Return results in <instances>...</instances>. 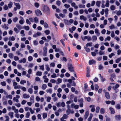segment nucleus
I'll use <instances>...</instances> for the list:
<instances>
[{
  "label": "nucleus",
  "mask_w": 121,
  "mask_h": 121,
  "mask_svg": "<svg viewBox=\"0 0 121 121\" xmlns=\"http://www.w3.org/2000/svg\"><path fill=\"white\" fill-rule=\"evenodd\" d=\"M30 21L29 19H26V23L29 25H30L31 24V22Z\"/></svg>",
  "instance_id": "680f3d73"
},
{
  "label": "nucleus",
  "mask_w": 121,
  "mask_h": 121,
  "mask_svg": "<svg viewBox=\"0 0 121 121\" xmlns=\"http://www.w3.org/2000/svg\"><path fill=\"white\" fill-rule=\"evenodd\" d=\"M115 118L116 119L119 120H120L121 118V117L120 115L116 116Z\"/></svg>",
  "instance_id": "a878e982"
},
{
  "label": "nucleus",
  "mask_w": 121,
  "mask_h": 121,
  "mask_svg": "<svg viewBox=\"0 0 121 121\" xmlns=\"http://www.w3.org/2000/svg\"><path fill=\"white\" fill-rule=\"evenodd\" d=\"M68 68L69 70L71 72H73V68L71 64H69L68 65Z\"/></svg>",
  "instance_id": "423d86ee"
},
{
  "label": "nucleus",
  "mask_w": 121,
  "mask_h": 121,
  "mask_svg": "<svg viewBox=\"0 0 121 121\" xmlns=\"http://www.w3.org/2000/svg\"><path fill=\"white\" fill-rule=\"evenodd\" d=\"M109 28L111 30L115 29V28L114 25L113 24L111 25L110 26H109Z\"/></svg>",
  "instance_id": "58836bf2"
},
{
  "label": "nucleus",
  "mask_w": 121,
  "mask_h": 121,
  "mask_svg": "<svg viewBox=\"0 0 121 121\" xmlns=\"http://www.w3.org/2000/svg\"><path fill=\"white\" fill-rule=\"evenodd\" d=\"M109 6V1L108 0L106 1L105 3V6L106 7H108Z\"/></svg>",
  "instance_id": "79ce46f5"
},
{
  "label": "nucleus",
  "mask_w": 121,
  "mask_h": 121,
  "mask_svg": "<svg viewBox=\"0 0 121 121\" xmlns=\"http://www.w3.org/2000/svg\"><path fill=\"white\" fill-rule=\"evenodd\" d=\"M111 36L113 38L115 36V34L113 31H112L111 32Z\"/></svg>",
  "instance_id": "de8ad7c7"
},
{
  "label": "nucleus",
  "mask_w": 121,
  "mask_h": 121,
  "mask_svg": "<svg viewBox=\"0 0 121 121\" xmlns=\"http://www.w3.org/2000/svg\"><path fill=\"white\" fill-rule=\"evenodd\" d=\"M116 108L118 109H120L121 108V107L120 105L119 104H117L115 106Z\"/></svg>",
  "instance_id": "c9c22d12"
},
{
  "label": "nucleus",
  "mask_w": 121,
  "mask_h": 121,
  "mask_svg": "<svg viewBox=\"0 0 121 121\" xmlns=\"http://www.w3.org/2000/svg\"><path fill=\"white\" fill-rule=\"evenodd\" d=\"M15 39V38L14 37L12 36L10 37L9 38V41H14Z\"/></svg>",
  "instance_id": "c85d7f7f"
},
{
  "label": "nucleus",
  "mask_w": 121,
  "mask_h": 121,
  "mask_svg": "<svg viewBox=\"0 0 121 121\" xmlns=\"http://www.w3.org/2000/svg\"><path fill=\"white\" fill-rule=\"evenodd\" d=\"M46 92L48 93L51 94L52 93V90L51 89H49L46 90Z\"/></svg>",
  "instance_id": "72a5a7b5"
},
{
  "label": "nucleus",
  "mask_w": 121,
  "mask_h": 121,
  "mask_svg": "<svg viewBox=\"0 0 121 121\" xmlns=\"http://www.w3.org/2000/svg\"><path fill=\"white\" fill-rule=\"evenodd\" d=\"M30 114L29 112H27L25 115V117L27 118H28L29 117Z\"/></svg>",
  "instance_id": "ea45409f"
},
{
  "label": "nucleus",
  "mask_w": 121,
  "mask_h": 121,
  "mask_svg": "<svg viewBox=\"0 0 121 121\" xmlns=\"http://www.w3.org/2000/svg\"><path fill=\"white\" fill-rule=\"evenodd\" d=\"M62 79L60 78H58L57 79V83H56L57 84H59L62 82Z\"/></svg>",
  "instance_id": "a18cd8bd"
},
{
  "label": "nucleus",
  "mask_w": 121,
  "mask_h": 121,
  "mask_svg": "<svg viewBox=\"0 0 121 121\" xmlns=\"http://www.w3.org/2000/svg\"><path fill=\"white\" fill-rule=\"evenodd\" d=\"M94 86L95 87V90L96 91H97L99 89V86L97 84H95L94 85Z\"/></svg>",
  "instance_id": "c03bdc74"
},
{
  "label": "nucleus",
  "mask_w": 121,
  "mask_h": 121,
  "mask_svg": "<svg viewBox=\"0 0 121 121\" xmlns=\"http://www.w3.org/2000/svg\"><path fill=\"white\" fill-rule=\"evenodd\" d=\"M93 117V114L91 113L90 114V116L88 119V121H91L92 119V118Z\"/></svg>",
  "instance_id": "412c9836"
},
{
  "label": "nucleus",
  "mask_w": 121,
  "mask_h": 121,
  "mask_svg": "<svg viewBox=\"0 0 121 121\" xmlns=\"http://www.w3.org/2000/svg\"><path fill=\"white\" fill-rule=\"evenodd\" d=\"M42 73L41 72L39 71L37 72L36 73V75H37L41 76V75Z\"/></svg>",
  "instance_id": "bf43d9fd"
},
{
  "label": "nucleus",
  "mask_w": 121,
  "mask_h": 121,
  "mask_svg": "<svg viewBox=\"0 0 121 121\" xmlns=\"http://www.w3.org/2000/svg\"><path fill=\"white\" fill-rule=\"evenodd\" d=\"M80 19L81 20H82L84 21H85L87 20V18L86 17L83 15H81L80 17Z\"/></svg>",
  "instance_id": "1a4fd4ad"
},
{
  "label": "nucleus",
  "mask_w": 121,
  "mask_h": 121,
  "mask_svg": "<svg viewBox=\"0 0 121 121\" xmlns=\"http://www.w3.org/2000/svg\"><path fill=\"white\" fill-rule=\"evenodd\" d=\"M20 98V96L18 95H16V97H14L13 98V100L14 101H15L17 103H18L19 102V100L18 99Z\"/></svg>",
  "instance_id": "20e7f679"
},
{
  "label": "nucleus",
  "mask_w": 121,
  "mask_h": 121,
  "mask_svg": "<svg viewBox=\"0 0 121 121\" xmlns=\"http://www.w3.org/2000/svg\"><path fill=\"white\" fill-rule=\"evenodd\" d=\"M119 85L118 84H116V85L115 86H112V88L113 89H117V88L119 87Z\"/></svg>",
  "instance_id": "4be33fe9"
},
{
  "label": "nucleus",
  "mask_w": 121,
  "mask_h": 121,
  "mask_svg": "<svg viewBox=\"0 0 121 121\" xmlns=\"http://www.w3.org/2000/svg\"><path fill=\"white\" fill-rule=\"evenodd\" d=\"M26 82V81L24 80H22L20 82V83L21 84L24 85Z\"/></svg>",
  "instance_id": "8fccbe9b"
},
{
  "label": "nucleus",
  "mask_w": 121,
  "mask_h": 121,
  "mask_svg": "<svg viewBox=\"0 0 121 121\" xmlns=\"http://www.w3.org/2000/svg\"><path fill=\"white\" fill-rule=\"evenodd\" d=\"M16 54L18 55H21V56L22 57L23 56L22 54H21V53L19 51H17L16 52Z\"/></svg>",
  "instance_id": "5fc2aeb1"
},
{
  "label": "nucleus",
  "mask_w": 121,
  "mask_h": 121,
  "mask_svg": "<svg viewBox=\"0 0 121 121\" xmlns=\"http://www.w3.org/2000/svg\"><path fill=\"white\" fill-rule=\"evenodd\" d=\"M1 84L3 86H4L6 85V83L5 82H1Z\"/></svg>",
  "instance_id": "603ef678"
},
{
  "label": "nucleus",
  "mask_w": 121,
  "mask_h": 121,
  "mask_svg": "<svg viewBox=\"0 0 121 121\" xmlns=\"http://www.w3.org/2000/svg\"><path fill=\"white\" fill-rule=\"evenodd\" d=\"M40 67V69L42 70L43 71L44 70V65H40L39 66Z\"/></svg>",
  "instance_id": "3c124183"
},
{
  "label": "nucleus",
  "mask_w": 121,
  "mask_h": 121,
  "mask_svg": "<svg viewBox=\"0 0 121 121\" xmlns=\"http://www.w3.org/2000/svg\"><path fill=\"white\" fill-rule=\"evenodd\" d=\"M100 107L99 106H97L96 108L95 112L97 113H98L99 111Z\"/></svg>",
  "instance_id": "2f4dec72"
},
{
  "label": "nucleus",
  "mask_w": 121,
  "mask_h": 121,
  "mask_svg": "<svg viewBox=\"0 0 121 121\" xmlns=\"http://www.w3.org/2000/svg\"><path fill=\"white\" fill-rule=\"evenodd\" d=\"M41 35V33L39 32H37L35 34L33 35V37H36L39 36H40Z\"/></svg>",
  "instance_id": "9b49d317"
},
{
  "label": "nucleus",
  "mask_w": 121,
  "mask_h": 121,
  "mask_svg": "<svg viewBox=\"0 0 121 121\" xmlns=\"http://www.w3.org/2000/svg\"><path fill=\"white\" fill-rule=\"evenodd\" d=\"M95 32L97 35L99 36L100 35V33L98 30L96 28L95 30Z\"/></svg>",
  "instance_id": "f3484780"
},
{
  "label": "nucleus",
  "mask_w": 121,
  "mask_h": 121,
  "mask_svg": "<svg viewBox=\"0 0 121 121\" xmlns=\"http://www.w3.org/2000/svg\"><path fill=\"white\" fill-rule=\"evenodd\" d=\"M26 61V59L25 58H23L22 59L20 60H19L18 62L20 63H25Z\"/></svg>",
  "instance_id": "f8f14e48"
},
{
  "label": "nucleus",
  "mask_w": 121,
  "mask_h": 121,
  "mask_svg": "<svg viewBox=\"0 0 121 121\" xmlns=\"http://www.w3.org/2000/svg\"><path fill=\"white\" fill-rule=\"evenodd\" d=\"M20 34L22 37H24L25 36V34H24V31L23 30H22L20 32Z\"/></svg>",
  "instance_id": "aec40b11"
},
{
  "label": "nucleus",
  "mask_w": 121,
  "mask_h": 121,
  "mask_svg": "<svg viewBox=\"0 0 121 121\" xmlns=\"http://www.w3.org/2000/svg\"><path fill=\"white\" fill-rule=\"evenodd\" d=\"M51 99V98L50 97H47L46 101L47 102H49Z\"/></svg>",
  "instance_id": "13d9d810"
},
{
  "label": "nucleus",
  "mask_w": 121,
  "mask_h": 121,
  "mask_svg": "<svg viewBox=\"0 0 121 121\" xmlns=\"http://www.w3.org/2000/svg\"><path fill=\"white\" fill-rule=\"evenodd\" d=\"M99 119L100 120V121H103V116L102 115H99Z\"/></svg>",
  "instance_id": "6e6d98bb"
},
{
  "label": "nucleus",
  "mask_w": 121,
  "mask_h": 121,
  "mask_svg": "<svg viewBox=\"0 0 121 121\" xmlns=\"http://www.w3.org/2000/svg\"><path fill=\"white\" fill-rule=\"evenodd\" d=\"M92 39L93 41H95L97 40V37L95 35L93 36L92 37Z\"/></svg>",
  "instance_id": "b1692460"
},
{
  "label": "nucleus",
  "mask_w": 121,
  "mask_h": 121,
  "mask_svg": "<svg viewBox=\"0 0 121 121\" xmlns=\"http://www.w3.org/2000/svg\"><path fill=\"white\" fill-rule=\"evenodd\" d=\"M4 117L6 118L5 121H9V117L6 115L4 116Z\"/></svg>",
  "instance_id": "a19ab883"
},
{
  "label": "nucleus",
  "mask_w": 121,
  "mask_h": 121,
  "mask_svg": "<svg viewBox=\"0 0 121 121\" xmlns=\"http://www.w3.org/2000/svg\"><path fill=\"white\" fill-rule=\"evenodd\" d=\"M29 20L30 22H33L34 19V20L35 22V23H37L38 21V19L37 17H35L34 18L33 17H30L29 18Z\"/></svg>",
  "instance_id": "7ed1b4c3"
},
{
  "label": "nucleus",
  "mask_w": 121,
  "mask_h": 121,
  "mask_svg": "<svg viewBox=\"0 0 121 121\" xmlns=\"http://www.w3.org/2000/svg\"><path fill=\"white\" fill-rule=\"evenodd\" d=\"M9 115L10 117V118H12L13 117V112H9Z\"/></svg>",
  "instance_id": "dca6fc26"
},
{
  "label": "nucleus",
  "mask_w": 121,
  "mask_h": 121,
  "mask_svg": "<svg viewBox=\"0 0 121 121\" xmlns=\"http://www.w3.org/2000/svg\"><path fill=\"white\" fill-rule=\"evenodd\" d=\"M89 115V112L87 111L86 112L84 116V118L85 119H86L87 117Z\"/></svg>",
  "instance_id": "4468645a"
},
{
  "label": "nucleus",
  "mask_w": 121,
  "mask_h": 121,
  "mask_svg": "<svg viewBox=\"0 0 121 121\" xmlns=\"http://www.w3.org/2000/svg\"><path fill=\"white\" fill-rule=\"evenodd\" d=\"M105 95L106 98L108 99H109L110 98V95L109 93L108 92H106L105 93Z\"/></svg>",
  "instance_id": "ddd939ff"
},
{
  "label": "nucleus",
  "mask_w": 121,
  "mask_h": 121,
  "mask_svg": "<svg viewBox=\"0 0 121 121\" xmlns=\"http://www.w3.org/2000/svg\"><path fill=\"white\" fill-rule=\"evenodd\" d=\"M100 112L101 114H103L105 112V110L103 108H101L100 109Z\"/></svg>",
  "instance_id": "cd10ccee"
},
{
  "label": "nucleus",
  "mask_w": 121,
  "mask_h": 121,
  "mask_svg": "<svg viewBox=\"0 0 121 121\" xmlns=\"http://www.w3.org/2000/svg\"><path fill=\"white\" fill-rule=\"evenodd\" d=\"M14 4L17 9H20V6L19 5V4L14 3Z\"/></svg>",
  "instance_id": "5701e85b"
},
{
  "label": "nucleus",
  "mask_w": 121,
  "mask_h": 121,
  "mask_svg": "<svg viewBox=\"0 0 121 121\" xmlns=\"http://www.w3.org/2000/svg\"><path fill=\"white\" fill-rule=\"evenodd\" d=\"M20 88L23 91H26V88L24 87L21 86Z\"/></svg>",
  "instance_id": "4d7b16f0"
},
{
  "label": "nucleus",
  "mask_w": 121,
  "mask_h": 121,
  "mask_svg": "<svg viewBox=\"0 0 121 121\" xmlns=\"http://www.w3.org/2000/svg\"><path fill=\"white\" fill-rule=\"evenodd\" d=\"M121 58H118L116 60V63H118L121 60Z\"/></svg>",
  "instance_id": "69168bd1"
},
{
  "label": "nucleus",
  "mask_w": 121,
  "mask_h": 121,
  "mask_svg": "<svg viewBox=\"0 0 121 121\" xmlns=\"http://www.w3.org/2000/svg\"><path fill=\"white\" fill-rule=\"evenodd\" d=\"M105 53V52L102 51L101 50L99 52V55H104Z\"/></svg>",
  "instance_id": "09e8293b"
},
{
  "label": "nucleus",
  "mask_w": 121,
  "mask_h": 121,
  "mask_svg": "<svg viewBox=\"0 0 121 121\" xmlns=\"http://www.w3.org/2000/svg\"><path fill=\"white\" fill-rule=\"evenodd\" d=\"M110 111H111V113L113 114L114 113L115 111L114 109L112 107H110L109 108Z\"/></svg>",
  "instance_id": "2eb2a0df"
},
{
  "label": "nucleus",
  "mask_w": 121,
  "mask_h": 121,
  "mask_svg": "<svg viewBox=\"0 0 121 121\" xmlns=\"http://www.w3.org/2000/svg\"><path fill=\"white\" fill-rule=\"evenodd\" d=\"M103 66L101 65H100L98 66L99 69L100 70L103 69Z\"/></svg>",
  "instance_id": "37998d69"
},
{
  "label": "nucleus",
  "mask_w": 121,
  "mask_h": 121,
  "mask_svg": "<svg viewBox=\"0 0 121 121\" xmlns=\"http://www.w3.org/2000/svg\"><path fill=\"white\" fill-rule=\"evenodd\" d=\"M8 56L10 58H12L13 56V54L12 53H10L9 54Z\"/></svg>",
  "instance_id": "e433bc0d"
},
{
  "label": "nucleus",
  "mask_w": 121,
  "mask_h": 121,
  "mask_svg": "<svg viewBox=\"0 0 121 121\" xmlns=\"http://www.w3.org/2000/svg\"><path fill=\"white\" fill-rule=\"evenodd\" d=\"M56 105L58 107H59L60 106V102L56 103Z\"/></svg>",
  "instance_id": "052dcab7"
},
{
  "label": "nucleus",
  "mask_w": 121,
  "mask_h": 121,
  "mask_svg": "<svg viewBox=\"0 0 121 121\" xmlns=\"http://www.w3.org/2000/svg\"><path fill=\"white\" fill-rule=\"evenodd\" d=\"M42 10L44 12L46 13L47 15H49L50 14V11L48 7L46 5L43 4L42 6Z\"/></svg>",
  "instance_id": "f257e3e1"
},
{
  "label": "nucleus",
  "mask_w": 121,
  "mask_h": 121,
  "mask_svg": "<svg viewBox=\"0 0 121 121\" xmlns=\"http://www.w3.org/2000/svg\"><path fill=\"white\" fill-rule=\"evenodd\" d=\"M95 63V60H90L89 61V64L90 65H91L93 64V63Z\"/></svg>",
  "instance_id": "6ab92c4d"
},
{
  "label": "nucleus",
  "mask_w": 121,
  "mask_h": 121,
  "mask_svg": "<svg viewBox=\"0 0 121 121\" xmlns=\"http://www.w3.org/2000/svg\"><path fill=\"white\" fill-rule=\"evenodd\" d=\"M14 59L15 61H17L19 60V57L18 56H15L14 57Z\"/></svg>",
  "instance_id": "338daca9"
},
{
  "label": "nucleus",
  "mask_w": 121,
  "mask_h": 121,
  "mask_svg": "<svg viewBox=\"0 0 121 121\" xmlns=\"http://www.w3.org/2000/svg\"><path fill=\"white\" fill-rule=\"evenodd\" d=\"M47 86L46 84H43L42 86V88L43 90H45L47 88Z\"/></svg>",
  "instance_id": "bb28decb"
},
{
  "label": "nucleus",
  "mask_w": 121,
  "mask_h": 121,
  "mask_svg": "<svg viewBox=\"0 0 121 121\" xmlns=\"http://www.w3.org/2000/svg\"><path fill=\"white\" fill-rule=\"evenodd\" d=\"M47 48L46 47H45L43 48V55L44 56H47Z\"/></svg>",
  "instance_id": "39448f33"
},
{
  "label": "nucleus",
  "mask_w": 121,
  "mask_h": 121,
  "mask_svg": "<svg viewBox=\"0 0 121 121\" xmlns=\"http://www.w3.org/2000/svg\"><path fill=\"white\" fill-rule=\"evenodd\" d=\"M6 98H9L10 99H12V96L11 95H7L6 96Z\"/></svg>",
  "instance_id": "49530a36"
},
{
  "label": "nucleus",
  "mask_w": 121,
  "mask_h": 121,
  "mask_svg": "<svg viewBox=\"0 0 121 121\" xmlns=\"http://www.w3.org/2000/svg\"><path fill=\"white\" fill-rule=\"evenodd\" d=\"M113 13H115L117 15L119 16L121 15V11L120 10H115L113 12Z\"/></svg>",
  "instance_id": "6e6552de"
},
{
  "label": "nucleus",
  "mask_w": 121,
  "mask_h": 121,
  "mask_svg": "<svg viewBox=\"0 0 121 121\" xmlns=\"http://www.w3.org/2000/svg\"><path fill=\"white\" fill-rule=\"evenodd\" d=\"M35 12L37 16H38L40 15H42V13L41 11L39 9H37L35 10Z\"/></svg>",
  "instance_id": "0eeeda50"
},
{
  "label": "nucleus",
  "mask_w": 121,
  "mask_h": 121,
  "mask_svg": "<svg viewBox=\"0 0 121 121\" xmlns=\"http://www.w3.org/2000/svg\"><path fill=\"white\" fill-rule=\"evenodd\" d=\"M92 43L91 42L88 43L86 45V47H91L92 46Z\"/></svg>",
  "instance_id": "4c0bfd02"
},
{
  "label": "nucleus",
  "mask_w": 121,
  "mask_h": 121,
  "mask_svg": "<svg viewBox=\"0 0 121 121\" xmlns=\"http://www.w3.org/2000/svg\"><path fill=\"white\" fill-rule=\"evenodd\" d=\"M12 3L11 2H10V3L8 5V7H9L10 8H11L12 6Z\"/></svg>",
  "instance_id": "864d4df0"
},
{
  "label": "nucleus",
  "mask_w": 121,
  "mask_h": 121,
  "mask_svg": "<svg viewBox=\"0 0 121 121\" xmlns=\"http://www.w3.org/2000/svg\"><path fill=\"white\" fill-rule=\"evenodd\" d=\"M47 116V114L45 112L43 114V119L46 118Z\"/></svg>",
  "instance_id": "393cba45"
},
{
  "label": "nucleus",
  "mask_w": 121,
  "mask_h": 121,
  "mask_svg": "<svg viewBox=\"0 0 121 121\" xmlns=\"http://www.w3.org/2000/svg\"><path fill=\"white\" fill-rule=\"evenodd\" d=\"M84 48L87 52H90V49L89 48H87L86 47H84Z\"/></svg>",
  "instance_id": "f704fd0d"
},
{
  "label": "nucleus",
  "mask_w": 121,
  "mask_h": 121,
  "mask_svg": "<svg viewBox=\"0 0 121 121\" xmlns=\"http://www.w3.org/2000/svg\"><path fill=\"white\" fill-rule=\"evenodd\" d=\"M3 8L4 10H6L8 9V7L6 5H5L4 7Z\"/></svg>",
  "instance_id": "774afa93"
},
{
  "label": "nucleus",
  "mask_w": 121,
  "mask_h": 121,
  "mask_svg": "<svg viewBox=\"0 0 121 121\" xmlns=\"http://www.w3.org/2000/svg\"><path fill=\"white\" fill-rule=\"evenodd\" d=\"M23 29L26 30H29L30 28L28 26H24L23 27Z\"/></svg>",
  "instance_id": "7c9ffc66"
},
{
  "label": "nucleus",
  "mask_w": 121,
  "mask_h": 121,
  "mask_svg": "<svg viewBox=\"0 0 121 121\" xmlns=\"http://www.w3.org/2000/svg\"><path fill=\"white\" fill-rule=\"evenodd\" d=\"M74 20L72 19H70L69 20L66 19L64 20V22L68 25H70L73 22Z\"/></svg>",
  "instance_id": "f03ea898"
},
{
  "label": "nucleus",
  "mask_w": 121,
  "mask_h": 121,
  "mask_svg": "<svg viewBox=\"0 0 121 121\" xmlns=\"http://www.w3.org/2000/svg\"><path fill=\"white\" fill-rule=\"evenodd\" d=\"M2 26L3 28H4L5 29L7 30L9 29V27L7 26L5 24H4V25H2Z\"/></svg>",
  "instance_id": "473e14b6"
},
{
  "label": "nucleus",
  "mask_w": 121,
  "mask_h": 121,
  "mask_svg": "<svg viewBox=\"0 0 121 121\" xmlns=\"http://www.w3.org/2000/svg\"><path fill=\"white\" fill-rule=\"evenodd\" d=\"M30 97V96L26 94H24L23 95V97L24 98H28Z\"/></svg>",
  "instance_id": "c756f323"
},
{
  "label": "nucleus",
  "mask_w": 121,
  "mask_h": 121,
  "mask_svg": "<svg viewBox=\"0 0 121 121\" xmlns=\"http://www.w3.org/2000/svg\"><path fill=\"white\" fill-rule=\"evenodd\" d=\"M111 9L112 10H114L115 9V6L113 5H112L110 7Z\"/></svg>",
  "instance_id": "e2e57ef3"
},
{
  "label": "nucleus",
  "mask_w": 121,
  "mask_h": 121,
  "mask_svg": "<svg viewBox=\"0 0 121 121\" xmlns=\"http://www.w3.org/2000/svg\"><path fill=\"white\" fill-rule=\"evenodd\" d=\"M26 14L28 15L32 13V11L30 10H28L26 11Z\"/></svg>",
  "instance_id": "a211bd4d"
},
{
  "label": "nucleus",
  "mask_w": 121,
  "mask_h": 121,
  "mask_svg": "<svg viewBox=\"0 0 121 121\" xmlns=\"http://www.w3.org/2000/svg\"><path fill=\"white\" fill-rule=\"evenodd\" d=\"M90 108H91V112H94L95 110V106L93 105H90Z\"/></svg>",
  "instance_id": "9d476101"
},
{
  "label": "nucleus",
  "mask_w": 121,
  "mask_h": 121,
  "mask_svg": "<svg viewBox=\"0 0 121 121\" xmlns=\"http://www.w3.org/2000/svg\"><path fill=\"white\" fill-rule=\"evenodd\" d=\"M34 5L37 8H38L39 5V4L37 3H35Z\"/></svg>",
  "instance_id": "0e129e2a"
}]
</instances>
